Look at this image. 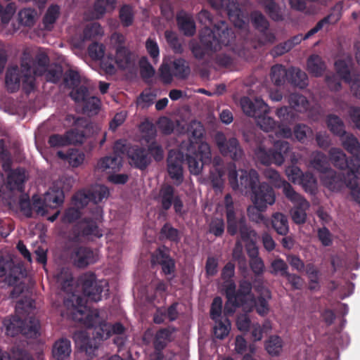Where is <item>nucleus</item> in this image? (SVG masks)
I'll use <instances>...</instances> for the list:
<instances>
[{"instance_id":"obj_3","label":"nucleus","mask_w":360,"mask_h":360,"mask_svg":"<svg viewBox=\"0 0 360 360\" xmlns=\"http://www.w3.org/2000/svg\"><path fill=\"white\" fill-rule=\"evenodd\" d=\"M189 144L186 149V160L189 171L194 175L200 174L204 165L211 162L210 145L202 141L204 127L200 122L191 121L188 126Z\"/></svg>"},{"instance_id":"obj_38","label":"nucleus","mask_w":360,"mask_h":360,"mask_svg":"<svg viewBox=\"0 0 360 360\" xmlns=\"http://www.w3.org/2000/svg\"><path fill=\"white\" fill-rule=\"evenodd\" d=\"M326 124L328 129L340 138L347 133L343 121L336 115H328L326 117Z\"/></svg>"},{"instance_id":"obj_61","label":"nucleus","mask_w":360,"mask_h":360,"mask_svg":"<svg viewBox=\"0 0 360 360\" xmlns=\"http://www.w3.org/2000/svg\"><path fill=\"white\" fill-rule=\"evenodd\" d=\"M158 264L161 266L162 273L167 276V280L169 281L172 280L176 271L175 260L172 257H170L166 260H162L161 262Z\"/></svg>"},{"instance_id":"obj_57","label":"nucleus","mask_w":360,"mask_h":360,"mask_svg":"<svg viewBox=\"0 0 360 360\" xmlns=\"http://www.w3.org/2000/svg\"><path fill=\"white\" fill-rule=\"evenodd\" d=\"M49 58L46 53H37L34 59V65H36V68L34 70V73L37 75H43L45 70L49 67Z\"/></svg>"},{"instance_id":"obj_34","label":"nucleus","mask_w":360,"mask_h":360,"mask_svg":"<svg viewBox=\"0 0 360 360\" xmlns=\"http://www.w3.org/2000/svg\"><path fill=\"white\" fill-rule=\"evenodd\" d=\"M57 155L58 158L68 161L70 165L73 167H77L82 164L85 158L83 152L75 148L69 149L67 153L58 151Z\"/></svg>"},{"instance_id":"obj_39","label":"nucleus","mask_w":360,"mask_h":360,"mask_svg":"<svg viewBox=\"0 0 360 360\" xmlns=\"http://www.w3.org/2000/svg\"><path fill=\"white\" fill-rule=\"evenodd\" d=\"M272 150L275 155L276 165H281L290 150V145L287 141H277L274 143Z\"/></svg>"},{"instance_id":"obj_46","label":"nucleus","mask_w":360,"mask_h":360,"mask_svg":"<svg viewBox=\"0 0 360 360\" xmlns=\"http://www.w3.org/2000/svg\"><path fill=\"white\" fill-rule=\"evenodd\" d=\"M170 65L172 68L173 75L176 78L185 79L190 74V68L184 59H175Z\"/></svg>"},{"instance_id":"obj_4","label":"nucleus","mask_w":360,"mask_h":360,"mask_svg":"<svg viewBox=\"0 0 360 360\" xmlns=\"http://www.w3.org/2000/svg\"><path fill=\"white\" fill-rule=\"evenodd\" d=\"M234 34L225 21L220 20L214 25V30L205 27L200 34V44L194 45L191 51L198 59L217 51L222 46H229L234 39Z\"/></svg>"},{"instance_id":"obj_62","label":"nucleus","mask_w":360,"mask_h":360,"mask_svg":"<svg viewBox=\"0 0 360 360\" xmlns=\"http://www.w3.org/2000/svg\"><path fill=\"white\" fill-rule=\"evenodd\" d=\"M158 264L161 266L162 273L167 276V280L169 281L172 280L176 271L175 260L172 257H170L166 260H162L161 262Z\"/></svg>"},{"instance_id":"obj_35","label":"nucleus","mask_w":360,"mask_h":360,"mask_svg":"<svg viewBox=\"0 0 360 360\" xmlns=\"http://www.w3.org/2000/svg\"><path fill=\"white\" fill-rule=\"evenodd\" d=\"M341 18V13L340 11L336 13H331L329 15H326L321 20H319L316 25L310 30H309L305 35L304 36V40L310 38L311 36L317 33L320 31L325 25L327 24H335Z\"/></svg>"},{"instance_id":"obj_56","label":"nucleus","mask_w":360,"mask_h":360,"mask_svg":"<svg viewBox=\"0 0 360 360\" xmlns=\"http://www.w3.org/2000/svg\"><path fill=\"white\" fill-rule=\"evenodd\" d=\"M82 103V110L88 115L97 114L101 106L100 99L94 96H89Z\"/></svg>"},{"instance_id":"obj_40","label":"nucleus","mask_w":360,"mask_h":360,"mask_svg":"<svg viewBox=\"0 0 360 360\" xmlns=\"http://www.w3.org/2000/svg\"><path fill=\"white\" fill-rule=\"evenodd\" d=\"M115 63L121 69H127L132 64L131 52L124 46L118 45L116 49Z\"/></svg>"},{"instance_id":"obj_54","label":"nucleus","mask_w":360,"mask_h":360,"mask_svg":"<svg viewBox=\"0 0 360 360\" xmlns=\"http://www.w3.org/2000/svg\"><path fill=\"white\" fill-rule=\"evenodd\" d=\"M304 271L309 278L310 290L319 288V271L313 263H308Z\"/></svg>"},{"instance_id":"obj_50","label":"nucleus","mask_w":360,"mask_h":360,"mask_svg":"<svg viewBox=\"0 0 360 360\" xmlns=\"http://www.w3.org/2000/svg\"><path fill=\"white\" fill-rule=\"evenodd\" d=\"M121 165V159L118 156H105L98 160L96 168L102 171L108 169L115 170L119 169Z\"/></svg>"},{"instance_id":"obj_43","label":"nucleus","mask_w":360,"mask_h":360,"mask_svg":"<svg viewBox=\"0 0 360 360\" xmlns=\"http://www.w3.org/2000/svg\"><path fill=\"white\" fill-rule=\"evenodd\" d=\"M261 4L271 20L276 22L283 20V14L275 0H261Z\"/></svg>"},{"instance_id":"obj_19","label":"nucleus","mask_w":360,"mask_h":360,"mask_svg":"<svg viewBox=\"0 0 360 360\" xmlns=\"http://www.w3.org/2000/svg\"><path fill=\"white\" fill-rule=\"evenodd\" d=\"M250 21L255 30H257L264 37V41L273 43L276 39L274 33L269 31V22L266 17L258 11L251 12L250 15Z\"/></svg>"},{"instance_id":"obj_30","label":"nucleus","mask_w":360,"mask_h":360,"mask_svg":"<svg viewBox=\"0 0 360 360\" xmlns=\"http://www.w3.org/2000/svg\"><path fill=\"white\" fill-rule=\"evenodd\" d=\"M288 83L294 86L304 89L308 85V77L305 72L298 68H288Z\"/></svg>"},{"instance_id":"obj_16","label":"nucleus","mask_w":360,"mask_h":360,"mask_svg":"<svg viewBox=\"0 0 360 360\" xmlns=\"http://www.w3.org/2000/svg\"><path fill=\"white\" fill-rule=\"evenodd\" d=\"M286 198L295 205L290 211L293 222L296 224H304L307 220L306 212L310 206L309 202L295 191L290 193Z\"/></svg>"},{"instance_id":"obj_59","label":"nucleus","mask_w":360,"mask_h":360,"mask_svg":"<svg viewBox=\"0 0 360 360\" xmlns=\"http://www.w3.org/2000/svg\"><path fill=\"white\" fill-rule=\"evenodd\" d=\"M335 68L338 75L345 82L351 80L352 75L350 72L347 63L344 60H338L335 62Z\"/></svg>"},{"instance_id":"obj_13","label":"nucleus","mask_w":360,"mask_h":360,"mask_svg":"<svg viewBox=\"0 0 360 360\" xmlns=\"http://www.w3.org/2000/svg\"><path fill=\"white\" fill-rule=\"evenodd\" d=\"M109 195L108 188L103 185L96 186L86 193H78L74 196L75 205L80 207L86 206L89 202L98 204Z\"/></svg>"},{"instance_id":"obj_58","label":"nucleus","mask_w":360,"mask_h":360,"mask_svg":"<svg viewBox=\"0 0 360 360\" xmlns=\"http://www.w3.org/2000/svg\"><path fill=\"white\" fill-rule=\"evenodd\" d=\"M264 210H261L256 205L253 207H249L247 210L248 215L250 219L252 221H255L257 224L262 223L265 226H268L270 222V220L265 217L262 213Z\"/></svg>"},{"instance_id":"obj_36","label":"nucleus","mask_w":360,"mask_h":360,"mask_svg":"<svg viewBox=\"0 0 360 360\" xmlns=\"http://www.w3.org/2000/svg\"><path fill=\"white\" fill-rule=\"evenodd\" d=\"M176 22L179 30L187 37H192L195 33V23L191 17L186 14L178 15Z\"/></svg>"},{"instance_id":"obj_31","label":"nucleus","mask_w":360,"mask_h":360,"mask_svg":"<svg viewBox=\"0 0 360 360\" xmlns=\"http://www.w3.org/2000/svg\"><path fill=\"white\" fill-rule=\"evenodd\" d=\"M175 189L169 184H164L162 186L159 192V199L161 207L165 211L169 210L176 198L174 195Z\"/></svg>"},{"instance_id":"obj_29","label":"nucleus","mask_w":360,"mask_h":360,"mask_svg":"<svg viewBox=\"0 0 360 360\" xmlns=\"http://www.w3.org/2000/svg\"><path fill=\"white\" fill-rule=\"evenodd\" d=\"M340 139L343 148L352 155L351 158H359L360 160V143L359 140L353 134L347 133Z\"/></svg>"},{"instance_id":"obj_52","label":"nucleus","mask_w":360,"mask_h":360,"mask_svg":"<svg viewBox=\"0 0 360 360\" xmlns=\"http://www.w3.org/2000/svg\"><path fill=\"white\" fill-rule=\"evenodd\" d=\"M57 281L60 284L61 289L67 292L72 290L73 278L68 269L63 268L57 274Z\"/></svg>"},{"instance_id":"obj_49","label":"nucleus","mask_w":360,"mask_h":360,"mask_svg":"<svg viewBox=\"0 0 360 360\" xmlns=\"http://www.w3.org/2000/svg\"><path fill=\"white\" fill-rule=\"evenodd\" d=\"M60 10L59 6L56 4L51 5L48 8L43 18V24L45 29L51 30L53 28V24L59 17Z\"/></svg>"},{"instance_id":"obj_11","label":"nucleus","mask_w":360,"mask_h":360,"mask_svg":"<svg viewBox=\"0 0 360 360\" xmlns=\"http://www.w3.org/2000/svg\"><path fill=\"white\" fill-rule=\"evenodd\" d=\"M184 156L179 150H170L167 158V169L169 177L173 180L174 184L180 186L184 181Z\"/></svg>"},{"instance_id":"obj_5","label":"nucleus","mask_w":360,"mask_h":360,"mask_svg":"<svg viewBox=\"0 0 360 360\" xmlns=\"http://www.w3.org/2000/svg\"><path fill=\"white\" fill-rule=\"evenodd\" d=\"M224 205L226 209V217L227 222V232L231 236L240 233V238L244 242L250 240L253 231L247 224L245 217L242 214L236 215L233 201L230 193L224 197Z\"/></svg>"},{"instance_id":"obj_6","label":"nucleus","mask_w":360,"mask_h":360,"mask_svg":"<svg viewBox=\"0 0 360 360\" xmlns=\"http://www.w3.org/2000/svg\"><path fill=\"white\" fill-rule=\"evenodd\" d=\"M4 325L8 335L14 337L22 334L28 338H36L39 335L40 324L34 316H28L26 319L16 315L11 319H5Z\"/></svg>"},{"instance_id":"obj_14","label":"nucleus","mask_w":360,"mask_h":360,"mask_svg":"<svg viewBox=\"0 0 360 360\" xmlns=\"http://www.w3.org/2000/svg\"><path fill=\"white\" fill-rule=\"evenodd\" d=\"M252 193L254 205L261 210H266L268 205H272L275 202V192L267 183H259Z\"/></svg>"},{"instance_id":"obj_28","label":"nucleus","mask_w":360,"mask_h":360,"mask_svg":"<svg viewBox=\"0 0 360 360\" xmlns=\"http://www.w3.org/2000/svg\"><path fill=\"white\" fill-rule=\"evenodd\" d=\"M74 339L77 345H79L81 350L89 356L94 354L98 347L94 342L95 340L89 338L84 331H78L74 334Z\"/></svg>"},{"instance_id":"obj_60","label":"nucleus","mask_w":360,"mask_h":360,"mask_svg":"<svg viewBox=\"0 0 360 360\" xmlns=\"http://www.w3.org/2000/svg\"><path fill=\"white\" fill-rule=\"evenodd\" d=\"M148 143L146 150L150 158H153L158 162L162 161L164 158V150L162 146L155 141Z\"/></svg>"},{"instance_id":"obj_63","label":"nucleus","mask_w":360,"mask_h":360,"mask_svg":"<svg viewBox=\"0 0 360 360\" xmlns=\"http://www.w3.org/2000/svg\"><path fill=\"white\" fill-rule=\"evenodd\" d=\"M225 223L221 217H214L209 224V232L216 237H221L224 233Z\"/></svg>"},{"instance_id":"obj_32","label":"nucleus","mask_w":360,"mask_h":360,"mask_svg":"<svg viewBox=\"0 0 360 360\" xmlns=\"http://www.w3.org/2000/svg\"><path fill=\"white\" fill-rule=\"evenodd\" d=\"M269 224H271L275 231L281 236H285L289 232L288 217L283 213L276 212L273 214Z\"/></svg>"},{"instance_id":"obj_7","label":"nucleus","mask_w":360,"mask_h":360,"mask_svg":"<svg viewBox=\"0 0 360 360\" xmlns=\"http://www.w3.org/2000/svg\"><path fill=\"white\" fill-rule=\"evenodd\" d=\"M240 181L238 179V172L235 164L229 166L228 179L233 190H240L241 193L252 192L259 183V174L255 169L250 171L240 170Z\"/></svg>"},{"instance_id":"obj_55","label":"nucleus","mask_w":360,"mask_h":360,"mask_svg":"<svg viewBox=\"0 0 360 360\" xmlns=\"http://www.w3.org/2000/svg\"><path fill=\"white\" fill-rule=\"evenodd\" d=\"M269 110L259 115L255 118L257 125L264 131L274 130L276 127V122L271 117L268 116Z\"/></svg>"},{"instance_id":"obj_53","label":"nucleus","mask_w":360,"mask_h":360,"mask_svg":"<svg viewBox=\"0 0 360 360\" xmlns=\"http://www.w3.org/2000/svg\"><path fill=\"white\" fill-rule=\"evenodd\" d=\"M215 326L214 327V335L219 340L224 339L229 333L231 329V323L227 318L224 321L221 319L214 320Z\"/></svg>"},{"instance_id":"obj_26","label":"nucleus","mask_w":360,"mask_h":360,"mask_svg":"<svg viewBox=\"0 0 360 360\" xmlns=\"http://www.w3.org/2000/svg\"><path fill=\"white\" fill-rule=\"evenodd\" d=\"M22 74L18 66L10 68L6 73V86L8 91L13 93L22 86Z\"/></svg>"},{"instance_id":"obj_64","label":"nucleus","mask_w":360,"mask_h":360,"mask_svg":"<svg viewBox=\"0 0 360 360\" xmlns=\"http://www.w3.org/2000/svg\"><path fill=\"white\" fill-rule=\"evenodd\" d=\"M172 257L170 256V250L165 245L158 247L151 255V264L156 265L160 263L162 260H166Z\"/></svg>"},{"instance_id":"obj_10","label":"nucleus","mask_w":360,"mask_h":360,"mask_svg":"<svg viewBox=\"0 0 360 360\" xmlns=\"http://www.w3.org/2000/svg\"><path fill=\"white\" fill-rule=\"evenodd\" d=\"M98 223L91 217H84L79 221L73 228L75 240L80 238L93 240L103 236V231L98 226Z\"/></svg>"},{"instance_id":"obj_24","label":"nucleus","mask_w":360,"mask_h":360,"mask_svg":"<svg viewBox=\"0 0 360 360\" xmlns=\"http://www.w3.org/2000/svg\"><path fill=\"white\" fill-rule=\"evenodd\" d=\"M264 175L266 179L270 181L274 187L281 188L285 197L295 191L290 184L283 179L276 170L266 169L264 172Z\"/></svg>"},{"instance_id":"obj_51","label":"nucleus","mask_w":360,"mask_h":360,"mask_svg":"<svg viewBox=\"0 0 360 360\" xmlns=\"http://www.w3.org/2000/svg\"><path fill=\"white\" fill-rule=\"evenodd\" d=\"M303 189L310 194H315L317 190V182L314 175L310 172L303 173L297 183Z\"/></svg>"},{"instance_id":"obj_22","label":"nucleus","mask_w":360,"mask_h":360,"mask_svg":"<svg viewBox=\"0 0 360 360\" xmlns=\"http://www.w3.org/2000/svg\"><path fill=\"white\" fill-rule=\"evenodd\" d=\"M176 331V328L174 326L161 328L156 331L153 341L155 353L162 356V352L169 342L174 340L173 334Z\"/></svg>"},{"instance_id":"obj_47","label":"nucleus","mask_w":360,"mask_h":360,"mask_svg":"<svg viewBox=\"0 0 360 360\" xmlns=\"http://www.w3.org/2000/svg\"><path fill=\"white\" fill-rule=\"evenodd\" d=\"M283 340L278 335H272L265 342V349L272 356H278L282 351Z\"/></svg>"},{"instance_id":"obj_48","label":"nucleus","mask_w":360,"mask_h":360,"mask_svg":"<svg viewBox=\"0 0 360 360\" xmlns=\"http://www.w3.org/2000/svg\"><path fill=\"white\" fill-rule=\"evenodd\" d=\"M160 238L172 243H179L181 240L180 231L174 228L171 224L165 223L160 229Z\"/></svg>"},{"instance_id":"obj_15","label":"nucleus","mask_w":360,"mask_h":360,"mask_svg":"<svg viewBox=\"0 0 360 360\" xmlns=\"http://www.w3.org/2000/svg\"><path fill=\"white\" fill-rule=\"evenodd\" d=\"M73 264L79 269H84L98 260V255L90 247L84 245L75 246L71 252Z\"/></svg>"},{"instance_id":"obj_8","label":"nucleus","mask_w":360,"mask_h":360,"mask_svg":"<svg viewBox=\"0 0 360 360\" xmlns=\"http://www.w3.org/2000/svg\"><path fill=\"white\" fill-rule=\"evenodd\" d=\"M214 142L221 154L225 157H229L233 160H238L244 155L238 140L235 137L227 139L221 131H217L214 135Z\"/></svg>"},{"instance_id":"obj_25","label":"nucleus","mask_w":360,"mask_h":360,"mask_svg":"<svg viewBox=\"0 0 360 360\" xmlns=\"http://www.w3.org/2000/svg\"><path fill=\"white\" fill-rule=\"evenodd\" d=\"M25 181L26 174L24 168L18 167L8 174L7 184L11 190L24 191Z\"/></svg>"},{"instance_id":"obj_45","label":"nucleus","mask_w":360,"mask_h":360,"mask_svg":"<svg viewBox=\"0 0 360 360\" xmlns=\"http://www.w3.org/2000/svg\"><path fill=\"white\" fill-rule=\"evenodd\" d=\"M311 165L314 169L319 172L321 174H324L325 172L331 169L327 156L321 152H317L314 154L311 160Z\"/></svg>"},{"instance_id":"obj_20","label":"nucleus","mask_w":360,"mask_h":360,"mask_svg":"<svg viewBox=\"0 0 360 360\" xmlns=\"http://www.w3.org/2000/svg\"><path fill=\"white\" fill-rule=\"evenodd\" d=\"M33 60L31 56L24 53L20 60V71L22 74V89L26 94H30L34 88V71L32 69Z\"/></svg>"},{"instance_id":"obj_21","label":"nucleus","mask_w":360,"mask_h":360,"mask_svg":"<svg viewBox=\"0 0 360 360\" xmlns=\"http://www.w3.org/2000/svg\"><path fill=\"white\" fill-rule=\"evenodd\" d=\"M240 103L243 112L255 119L261 113L269 110L268 105L262 99L258 98L252 101L249 97L244 96L241 98Z\"/></svg>"},{"instance_id":"obj_33","label":"nucleus","mask_w":360,"mask_h":360,"mask_svg":"<svg viewBox=\"0 0 360 360\" xmlns=\"http://www.w3.org/2000/svg\"><path fill=\"white\" fill-rule=\"evenodd\" d=\"M307 68L311 75L318 77L322 76L326 66L321 56L312 54L307 60Z\"/></svg>"},{"instance_id":"obj_27","label":"nucleus","mask_w":360,"mask_h":360,"mask_svg":"<svg viewBox=\"0 0 360 360\" xmlns=\"http://www.w3.org/2000/svg\"><path fill=\"white\" fill-rule=\"evenodd\" d=\"M71 352V342L67 338H62L53 344L52 354L56 360H66Z\"/></svg>"},{"instance_id":"obj_17","label":"nucleus","mask_w":360,"mask_h":360,"mask_svg":"<svg viewBox=\"0 0 360 360\" xmlns=\"http://www.w3.org/2000/svg\"><path fill=\"white\" fill-rule=\"evenodd\" d=\"M321 181L323 185L331 191H340L345 186L347 187V183L352 179L342 172H338L332 169L321 175Z\"/></svg>"},{"instance_id":"obj_18","label":"nucleus","mask_w":360,"mask_h":360,"mask_svg":"<svg viewBox=\"0 0 360 360\" xmlns=\"http://www.w3.org/2000/svg\"><path fill=\"white\" fill-rule=\"evenodd\" d=\"M222 5L226 6L228 17L236 27L245 29L248 26V18L237 3L225 0Z\"/></svg>"},{"instance_id":"obj_2","label":"nucleus","mask_w":360,"mask_h":360,"mask_svg":"<svg viewBox=\"0 0 360 360\" xmlns=\"http://www.w3.org/2000/svg\"><path fill=\"white\" fill-rule=\"evenodd\" d=\"M254 288L258 293L257 297L252 293V284L248 280H240L237 290L232 281H226L224 285L226 297L233 307H241L246 312L255 309L258 314L266 315L269 311V300L271 299V292L259 281H256Z\"/></svg>"},{"instance_id":"obj_23","label":"nucleus","mask_w":360,"mask_h":360,"mask_svg":"<svg viewBox=\"0 0 360 360\" xmlns=\"http://www.w3.org/2000/svg\"><path fill=\"white\" fill-rule=\"evenodd\" d=\"M21 274V269L15 266L12 262L0 259V277H5V282L8 285L15 286L19 281Z\"/></svg>"},{"instance_id":"obj_44","label":"nucleus","mask_w":360,"mask_h":360,"mask_svg":"<svg viewBox=\"0 0 360 360\" xmlns=\"http://www.w3.org/2000/svg\"><path fill=\"white\" fill-rule=\"evenodd\" d=\"M288 103L292 109L298 112H304L309 107L307 98L300 94H291L288 96Z\"/></svg>"},{"instance_id":"obj_42","label":"nucleus","mask_w":360,"mask_h":360,"mask_svg":"<svg viewBox=\"0 0 360 360\" xmlns=\"http://www.w3.org/2000/svg\"><path fill=\"white\" fill-rule=\"evenodd\" d=\"M256 160L262 165H276V159L272 148H266L262 145L258 146L255 150Z\"/></svg>"},{"instance_id":"obj_9","label":"nucleus","mask_w":360,"mask_h":360,"mask_svg":"<svg viewBox=\"0 0 360 360\" xmlns=\"http://www.w3.org/2000/svg\"><path fill=\"white\" fill-rule=\"evenodd\" d=\"M329 158L333 165L341 169H347L349 177L356 176L360 172V160L359 158H347L345 153L338 148H332L329 150Z\"/></svg>"},{"instance_id":"obj_1","label":"nucleus","mask_w":360,"mask_h":360,"mask_svg":"<svg viewBox=\"0 0 360 360\" xmlns=\"http://www.w3.org/2000/svg\"><path fill=\"white\" fill-rule=\"evenodd\" d=\"M79 281L84 297L72 293L64 300L70 319L88 329H93L94 340H104L112 334L124 333L125 329L122 323L110 325L100 316L97 309L90 310L86 305L87 300L96 302L101 300L103 285L97 281L96 274L86 272L79 277Z\"/></svg>"},{"instance_id":"obj_12","label":"nucleus","mask_w":360,"mask_h":360,"mask_svg":"<svg viewBox=\"0 0 360 360\" xmlns=\"http://www.w3.org/2000/svg\"><path fill=\"white\" fill-rule=\"evenodd\" d=\"M120 150L122 153H127L131 165L139 169H146L152 162L146 148L137 145L130 146L122 145Z\"/></svg>"},{"instance_id":"obj_37","label":"nucleus","mask_w":360,"mask_h":360,"mask_svg":"<svg viewBox=\"0 0 360 360\" xmlns=\"http://www.w3.org/2000/svg\"><path fill=\"white\" fill-rule=\"evenodd\" d=\"M270 77L276 86H281L286 82L288 83V69L283 65H274L271 68Z\"/></svg>"},{"instance_id":"obj_41","label":"nucleus","mask_w":360,"mask_h":360,"mask_svg":"<svg viewBox=\"0 0 360 360\" xmlns=\"http://www.w3.org/2000/svg\"><path fill=\"white\" fill-rule=\"evenodd\" d=\"M0 360H34L31 354L19 346H14L11 356L0 349Z\"/></svg>"}]
</instances>
